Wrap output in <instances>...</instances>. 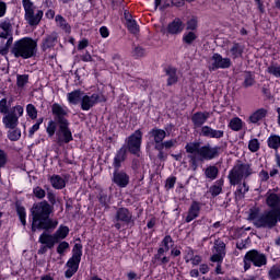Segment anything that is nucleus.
I'll return each mask as SVG.
<instances>
[{"mask_svg": "<svg viewBox=\"0 0 280 280\" xmlns=\"http://www.w3.org/2000/svg\"><path fill=\"white\" fill-rule=\"evenodd\" d=\"M268 277L270 280H279L280 279V266L273 265L268 271Z\"/></svg>", "mask_w": 280, "mask_h": 280, "instance_id": "39", "label": "nucleus"}, {"mask_svg": "<svg viewBox=\"0 0 280 280\" xmlns=\"http://www.w3.org/2000/svg\"><path fill=\"white\" fill-rule=\"evenodd\" d=\"M214 249L215 253L226 255V244H224L222 241L217 240L214 241Z\"/></svg>", "mask_w": 280, "mask_h": 280, "instance_id": "44", "label": "nucleus"}, {"mask_svg": "<svg viewBox=\"0 0 280 280\" xmlns=\"http://www.w3.org/2000/svg\"><path fill=\"white\" fill-rule=\"evenodd\" d=\"M266 205L273 211H280V195L275 192L267 194Z\"/></svg>", "mask_w": 280, "mask_h": 280, "instance_id": "19", "label": "nucleus"}, {"mask_svg": "<svg viewBox=\"0 0 280 280\" xmlns=\"http://www.w3.org/2000/svg\"><path fill=\"white\" fill-rule=\"evenodd\" d=\"M170 244H174V240L171 235H166L160 245V248H163L164 253H170Z\"/></svg>", "mask_w": 280, "mask_h": 280, "instance_id": "42", "label": "nucleus"}, {"mask_svg": "<svg viewBox=\"0 0 280 280\" xmlns=\"http://www.w3.org/2000/svg\"><path fill=\"white\" fill-rule=\"evenodd\" d=\"M0 28L3 30V32L12 33V24L8 21L0 23Z\"/></svg>", "mask_w": 280, "mask_h": 280, "instance_id": "59", "label": "nucleus"}, {"mask_svg": "<svg viewBox=\"0 0 280 280\" xmlns=\"http://www.w3.org/2000/svg\"><path fill=\"white\" fill-rule=\"evenodd\" d=\"M31 213L33 218L32 233H36L37 230L49 231V229H56L58 226V221L49 218L54 213V207L45 200L34 203Z\"/></svg>", "mask_w": 280, "mask_h": 280, "instance_id": "1", "label": "nucleus"}, {"mask_svg": "<svg viewBox=\"0 0 280 280\" xmlns=\"http://www.w3.org/2000/svg\"><path fill=\"white\" fill-rule=\"evenodd\" d=\"M112 182L120 187L121 189L128 187L130 185V176L126 174L124 171H119V168H115L112 177Z\"/></svg>", "mask_w": 280, "mask_h": 280, "instance_id": "13", "label": "nucleus"}, {"mask_svg": "<svg viewBox=\"0 0 280 280\" xmlns=\"http://www.w3.org/2000/svg\"><path fill=\"white\" fill-rule=\"evenodd\" d=\"M51 113L54 115L57 126L69 124V119H67V117H69V112L67 110V107L55 103L51 105Z\"/></svg>", "mask_w": 280, "mask_h": 280, "instance_id": "10", "label": "nucleus"}, {"mask_svg": "<svg viewBox=\"0 0 280 280\" xmlns=\"http://www.w3.org/2000/svg\"><path fill=\"white\" fill-rule=\"evenodd\" d=\"M254 85H255V75H253V73H250V72H245L243 88L248 89Z\"/></svg>", "mask_w": 280, "mask_h": 280, "instance_id": "37", "label": "nucleus"}, {"mask_svg": "<svg viewBox=\"0 0 280 280\" xmlns=\"http://www.w3.org/2000/svg\"><path fill=\"white\" fill-rule=\"evenodd\" d=\"M165 74H166V84L167 86H174L178 82V74L176 73V68L168 67L165 69Z\"/></svg>", "mask_w": 280, "mask_h": 280, "instance_id": "27", "label": "nucleus"}, {"mask_svg": "<svg viewBox=\"0 0 280 280\" xmlns=\"http://www.w3.org/2000/svg\"><path fill=\"white\" fill-rule=\"evenodd\" d=\"M67 248H69V244L66 241H63L58 245L57 253L59 255H62L67 250Z\"/></svg>", "mask_w": 280, "mask_h": 280, "instance_id": "57", "label": "nucleus"}, {"mask_svg": "<svg viewBox=\"0 0 280 280\" xmlns=\"http://www.w3.org/2000/svg\"><path fill=\"white\" fill-rule=\"evenodd\" d=\"M50 184L52 185L54 189H65V187H67L65 178L60 177V175H52L50 177Z\"/></svg>", "mask_w": 280, "mask_h": 280, "instance_id": "32", "label": "nucleus"}, {"mask_svg": "<svg viewBox=\"0 0 280 280\" xmlns=\"http://www.w3.org/2000/svg\"><path fill=\"white\" fill-rule=\"evenodd\" d=\"M30 82V75L28 74H18L16 77V85L19 89H23L25 84Z\"/></svg>", "mask_w": 280, "mask_h": 280, "instance_id": "43", "label": "nucleus"}, {"mask_svg": "<svg viewBox=\"0 0 280 280\" xmlns=\"http://www.w3.org/2000/svg\"><path fill=\"white\" fill-rule=\"evenodd\" d=\"M132 55L135 58H143V56H145V49L141 46H136Z\"/></svg>", "mask_w": 280, "mask_h": 280, "instance_id": "50", "label": "nucleus"}, {"mask_svg": "<svg viewBox=\"0 0 280 280\" xmlns=\"http://www.w3.org/2000/svg\"><path fill=\"white\" fill-rule=\"evenodd\" d=\"M0 113H2V115H8V100L7 98H2L0 101Z\"/></svg>", "mask_w": 280, "mask_h": 280, "instance_id": "56", "label": "nucleus"}, {"mask_svg": "<svg viewBox=\"0 0 280 280\" xmlns=\"http://www.w3.org/2000/svg\"><path fill=\"white\" fill-rule=\"evenodd\" d=\"M229 128H231V130H234V132H240V130H242V119H240L238 117L232 118L230 120Z\"/></svg>", "mask_w": 280, "mask_h": 280, "instance_id": "40", "label": "nucleus"}, {"mask_svg": "<svg viewBox=\"0 0 280 280\" xmlns=\"http://www.w3.org/2000/svg\"><path fill=\"white\" fill-rule=\"evenodd\" d=\"M69 122L65 125H58V130L56 132L58 145H65L73 141V133L71 132V128H69Z\"/></svg>", "mask_w": 280, "mask_h": 280, "instance_id": "8", "label": "nucleus"}, {"mask_svg": "<svg viewBox=\"0 0 280 280\" xmlns=\"http://www.w3.org/2000/svg\"><path fill=\"white\" fill-rule=\"evenodd\" d=\"M200 215V202L198 201H192L189 209H188V214L185 219V222H194L196 218Z\"/></svg>", "mask_w": 280, "mask_h": 280, "instance_id": "20", "label": "nucleus"}, {"mask_svg": "<svg viewBox=\"0 0 280 280\" xmlns=\"http://www.w3.org/2000/svg\"><path fill=\"white\" fill-rule=\"evenodd\" d=\"M86 47H89V39H82L81 42H79V51H82V49H86Z\"/></svg>", "mask_w": 280, "mask_h": 280, "instance_id": "63", "label": "nucleus"}, {"mask_svg": "<svg viewBox=\"0 0 280 280\" xmlns=\"http://www.w3.org/2000/svg\"><path fill=\"white\" fill-rule=\"evenodd\" d=\"M18 215H19V219H20L21 223L23 224V226H25V224H27V221H25V217H26L25 208L19 207Z\"/></svg>", "mask_w": 280, "mask_h": 280, "instance_id": "52", "label": "nucleus"}, {"mask_svg": "<svg viewBox=\"0 0 280 280\" xmlns=\"http://www.w3.org/2000/svg\"><path fill=\"white\" fill-rule=\"evenodd\" d=\"M197 38H198V35L196 34V32L190 31V32L184 34L183 43H185L186 45H192L194 40H196Z\"/></svg>", "mask_w": 280, "mask_h": 280, "instance_id": "41", "label": "nucleus"}, {"mask_svg": "<svg viewBox=\"0 0 280 280\" xmlns=\"http://www.w3.org/2000/svg\"><path fill=\"white\" fill-rule=\"evenodd\" d=\"M2 124H4L5 128L14 130L19 126V116L14 112L9 113L2 118Z\"/></svg>", "mask_w": 280, "mask_h": 280, "instance_id": "21", "label": "nucleus"}, {"mask_svg": "<svg viewBox=\"0 0 280 280\" xmlns=\"http://www.w3.org/2000/svg\"><path fill=\"white\" fill-rule=\"evenodd\" d=\"M128 152V149H126V147H121L115 158H114V170H119L121 167V163H124V161H126V153Z\"/></svg>", "mask_w": 280, "mask_h": 280, "instance_id": "25", "label": "nucleus"}, {"mask_svg": "<svg viewBox=\"0 0 280 280\" xmlns=\"http://www.w3.org/2000/svg\"><path fill=\"white\" fill-rule=\"evenodd\" d=\"M58 122H56V120H49L48 126L46 128V132L48 135V137H54V135H56V125Z\"/></svg>", "mask_w": 280, "mask_h": 280, "instance_id": "49", "label": "nucleus"}, {"mask_svg": "<svg viewBox=\"0 0 280 280\" xmlns=\"http://www.w3.org/2000/svg\"><path fill=\"white\" fill-rule=\"evenodd\" d=\"M211 66L209 67V71H218V69H231L233 62L229 57H222V55L214 52L211 57Z\"/></svg>", "mask_w": 280, "mask_h": 280, "instance_id": "9", "label": "nucleus"}, {"mask_svg": "<svg viewBox=\"0 0 280 280\" xmlns=\"http://www.w3.org/2000/svg\"><path fill=\"white\" fill-rule=\"evenodd\" d=\"M201 137H208L209 139H222L224 137V130L213 129L210 126L201 127Z\"/></svg>", "mask_w": 280, "mask_h": 280, "instance_id": "17", "label": "nucleus"}, {"mask_svg": "<svg viewBox=\"0 0 280 280\" xmlns=\"http://www.w3.org/2000/svg\"><path fill=\"white\" fill-rule=\"evenodd\" d=\"M84 96V92H82L81 90H75L72 91L70 93H68V102L69 104H80V102H82V97Z\"/></svg>", "mask_w": 280, "mask_h": 280, "instance_id": "30", "label": "nucleus"}, {"mask_svg": "<svg viewBox=\"0 0 280 280\" xmlns=\"http://www.w3.org/2000/svg\"><path fill=\"white\" fill-rule=\"evenodd\" d=\"M230 54L233 60L242 58V56L244 55V45L237 42H233L232 47L230 48Z\"/></svg>", "mask_w": 280, "mask_h": 280, "instance_id": "29", "label": "nucleus"}, {"mask_svg": "<svg viewBox=\"0 0 280 280\" xmlns=\"http://www.w3.org/2000/svg\"><path fill=\"white\" fill-rule=\"evenodd\" d=\"M174 185H176V177H168L166 179V187L167 189H174Z\"/></svg>", "mask_w": 280, "mask_h": 280, "instance_id": "62", "label": "nucleus"}, {"mask_svg": "<svg viewBox=\"0 0 280 280\" xmlns=\"http://www.w3.org/2000/svg\"><path fill=\"white\" fill-rule=\"evenodd\" d=\"M268 109L259 108L249 116L250 124H259L262 119H266Z\"/></svg>", "mask_w": 280, "mask_h": 280, "instance_id": "28", "label": "nucleus"}, {"mask_svg": "<svg viewBox=\"0 0 280 280\" xmlns=\"http://www.w3.org/2000/svg\"><path fill=\"white\" fill-rule=\"evenodd\" d=\"M8 163V153L5 151L0 150V167H5Z\"/></svg>", "mask_w": 280, "mask_h": 280, "instance_id": "55", "label": "nucleus"}, {"mask_svg": "<svg viewBox=\"0 0 280 280\" xmlns=\"http://www.w3.org/2000/svg\"><path fill=\"white\" fill-rule=\"evenodd\" d=\"M143 139V133L140 131V129L136 130L131 136L127 138V150L135 154L136 156H139V153L141 152V141Z\"/></svg>", "mask_w": 280, "mask_h": 280, "instance_id": "7", "label": "nucleus"}, {"mask_svg": "<svg viewBox=\"0 0 280 280\" xmlns=\"http://www.w3.org/2000/svg\"><path fill=\"white\" fill-rule=\"evenodd\" d=\"M80 261H82V244L75 243L72 249V257L66 264L68 268L65 272L66 279H71V277L78 272Z\"/></svg>", "mask_w": 280, "mask_h": 280, "instance_id": "5", "label": "nucleus"}, {"mask_svg": "<svg viewBox=\"0 0 280 280\" xmlns=\"http://www.w3.org/2000/svg\"><path fill=\"white\" fill-rule=\"evenodd\" d=\"M248 148L250 152H257L259 150V140L252 139L248 143Z\"/></svg>", "mask_w": 280, "mask_h": 280, "instance_id": "53", "label": "nucleus"}, {"mask_svg": "<svg viewBox=\"0 0 280 280\" xmlns=\"http://www.w3.org/2000/svg\"><path fill=\"white\" fill-rule=\"evenodd\" d=\"M152 264L158 266H167L170 264V257L165 256L163 247H159L158 253L152 258Z\"/></svg>", "mask_w": 280, "mask_h": 280, "instance_id": "22", "label": "nucleus"}, {"mask_svg": "<svg viewBox=\"0 0 280 280\" xmlns=\"http://www.w3.org/2000/svg\"><path fill=\"white\" fill-rule=\"evenodd\" d=\"M211 117V114L209 112H197L191 116V122L194 125V128H202L205 124H207V120Z\"/></svg>", "mask_w": 280, "mask_h": 280, "instance_id": "15", "label": "nucleus"}, {"mask_svg": "<svg viewBox=\"0 0 280 280\" xmlns=\"http://www.w3.org/2000/svg\"><path fill=\"white\" fill-rule=\"evenodd\" d=\"M245 259H249L256 268H261V266H266L268 264V258L266 255L259 253L256 249H252L245 254Z\"/></svg>", "mask_w": 280, "mask_h": 280, "instance_id": "12", "label": "nucleus"}, {"mask_svg": "<svg viewBox=\"0 0 280 280\" xmlns=\"http://www.w3.org/2000/svg\"><path fill=\"white\" fill-rule=\"evenodd\" d=\"M33 194H34L35 198H37L38 200H43V198H45V196H47V192L40 186L35 187L33 189Z\"/></svg>", "mask_w": 280, "mask_h": 280, "instance_id": "48", "label": "nucleus"}, {"mask_svg": "<svg viewBox=\"0 0 280 280\" xmlns=\"http://www.w3.org/2000/svg\"><path fill=\"white\" fill-rule=\"evenodd\" d=\"M58 43V34L52 33L50 35H47L43 40L40 48L44 51H47L48 49H54Z\"/></svg>", "mask_w": 280, "mask_h": 280, "instance_id": "18", "label": "nucleus"}, {"mask_svg": "<svg viewBox=\"0 0 280 280\" xmlns=\"http://www.w3.org/2000/svg\"><path fill=\"white\" fill-rule=\"evenodd\" d=\"M253 175L250 164H236L229 173L230 185H240L244 178Z\"/></svg>", "mask_w": 280, "mask_h": 280, "instance_id": "4", "label": "nucleus"}, {"mask_svg": "<svg viewBox=\"0 0 280 280\" xmlns=\"http://www.w3.org/2000/svg\"><path fill=\"white\" fill-rule=\"evenodd\" d=\"M54 235L57 242H60V240H65L67 235H69V226H59Z\"/></svg>", "mask_w": 280, "mask_h": 280, "instance_id": "36", "label": "nucleus"}, {"mask_svg": "<svg viewBox=\"0 0 280 280\" xmlns=\"http://www.w3.org/2000/svg\"><path fill=\"white\" fill-rule=\"evenodd\" d=\"M23 8H24V19L31 25L32 27L38 25L40 21L43 20V10H37L34 5V2L32 0H23L22 1Z\"/></svg>", "mask_w": 280, "mask_h": 280, "instance_id": "6", "label": "nucleus"}, {"mask_svg": "<svg viewBox=\"0 0 280 280\" xmlns=\"http://www.w3.org/2000/svg\"><path fill=\"white\" fill-rule=\"evenodd\" d=\"M81 60L83 62H93V56H91L90 51H85V54L81 55Z\"/></svg>", "mask_w": 280, "mask_h": 280, "instance_id": "61", "label": "nucleus"}, {"mask_svg": "<svg viewBox=\"0 0 280 280\" xmlns=\"http://www.w3.org/2000/svg\"><path fill=\"white\" fill-rule=\"evenodd\" d=\"M218 174H220V171L217 166H208L205 171V176L206 178H209V180H215V178H218Z\"/></svg>", "mask_w": 280, "mask_h": 280, "instance_id": "34", "label": "nucleus"}, {"mask_svg": "<svg viewBox=\"0 0 280 280\" xmlns=\"http://www.w3.org/2000/svg\"><path fill=\"white\" fill-rule=\"evenodd\" d=\"M225 256L226 255L220 254V253L217 252V254H213L211 256L210 260L213 261V262H217V264H222Z\"/></svg>", "mask_w": 280, "mask_h": 280, "instance_id": "54", "label": "nucleus"}, {"mask_svg": "<svg viewBox=\"0 0 280 280\" xmlns=\"http://www.w3.org/2000/svg\"><path fill=\"white\" fill-rule=\"evenodd\" d=\"M26 113L28 117H31V119H36V117H38V110L36 109V106H34L33 104H28L26 106Z\"/></svg>", "mask_w": 280, "mask_h": 280, "instance_id": "46", "label": "nucleus"}, {"mask_svg": "<svg viewBox=\"0 0 280 280\" xmlns=\"http://www.w3.org/2000/svg\"><path fill=\"white\" fill-rule=\"evenodd\" d=\"M127 21L126 26L131 34H139V25H137V21L132 20V15H125Z\"/></svg>", "mask_w": 280, "mask_h": 280, "instance_id": "33", "label": "nucleus"}, {"mask_svg": "<svg viewBox=\"0 0 280 280\" xmlns=\"http://www.w3.org/2000/svg\"><path fill=\"white\" fill-rule=\"evenodd\" d=\"M247 192L244 190V188H242V186H238V188L235 191V198H237L238 200H242V198H244Z\"/></svg>", "mask_w": 280, "mask_h": 280, "instance_id": "60", "label": "nucleus"}, {"mask_svg": "<svg viewBox=\"0 0 280 280\" xmlns=\"http://www.w3.org/2000/svg\"><path fill=\"white\" fill-rule=\"evenodd\" d=\"M186 30H189L190 32H195V30H198V20L196 19H190L186 23Z\"/></svg>", "mask_w": 280, "mask_h": 280, "instance_id": "51", "label": "nucleus"}, {"mask_svg": "<svg viewBox=\"0 0 280 280\" xmlns=\"http://www.w3.org/2000/svg\"><path fill=\"white\" fill-rule=\"evenodd\" d=\"M0 40H7L4 46H0V55L8 56V54L10 52V47H12V43L14 40V37H12V33L3 31L2 33H0Z\"/></svg>", "mask_w": 280, "mask_h": 280, "instance_id": "14", "label": "nucleus"}, {"mask_svg": "<svg viewBox=\"0 0 280 280\" xmlns=\"http://www.w3.org/2000/svg\"><path fill=\"white\" fill-rule=\"evenodd\" d=\"M39 244H45L47 248H54L56 244H58V240L56 238L55 234H48L47 232H44L39 236Z\"/></svg>", "mask_w": 280, "mask_h": 280, "instance_id": "24", "label": "nucleus"}, {"mask_svg": "<svg viewBox=\"0 0 280 280\" xmlns=\"http://www.w3.org/2000/svg\"><path fill=\"white\" fill-rule=\"evenodd\" d=\"M185 30V24H183V21L180 19H175L173 22H171L167 26L168 34H180Z\"/></svg>", "mask_w": 280, "mask_h": 280, "instance_id": "26", "label": "nucleus"}, {"mask_svg": "<svg viewBox=\"0 0 280 280\" xmlns=\"http://www.w3.org/2000/svg\"><path fill=\"white\" fill-rule=\"evenodd\" d=\"M267 72L270 73V75H273L275 78H280V66L271 65L267 68Z\"/></svg>", "mask_w": 280, "mask_h": 280, "instance_id": "47", "label": "nucleus"}, {"mask_svg": "<svg viewBox=\"0 0 280 280\" xmlns=\"http://www.w3.org/2000/svg\"><path fill=\"white\" fill-rule=\"evenodd\" d=\"M177 143H178V140H176V139L166 140V141H164V148H165V150H170V149L176 147Z\"/></svg>", "mask_w": 280, "mask_h": 280, "instance_id": "58", "label": "nucleus"}, {"mask_svg": "<svg viewBox=\"0 0 280 280\" xmlns=\"http://www.w3.org/2000/svg\"><path fill=\"white\" fill-rule=\"evenodd\" d=\"M268 147L271 148V150H279L280 148V137L277 135H272L267 140Z\"/></svg>", "mask_w": 280, "mask_h": 280, "instance_id": "35", "label": "nucleus"}, {"mask_svg": "<svg viewBox=\"0 0 280 280\" xmlns=\"http://www.w3.org/2000/svg\"><path fill=\"white\" fill-rule=\"evenodd\" d=\"M55 21L61 30L68 33L71 32V26L69 23H67V20H65L62 15H56Z\"/></svg>", "mask_w": 280, "mask_h": 280, "instance_id": "38", "label": "nucleus"}, {"mask_svg": "<svg viewBox=\"0 0 280 280\" xmlns=\"http://www.w3.org/2000/svg\"><path fill=\"white\" fill-rule=\"evenodd\" d=\"M259 178L260 180H262L264 183H266V180H268V178H270V174H268L267 171H261L259 173Z\"/></svg>", "mask_w": 280, "mask_h": 280, "instance_id": "64", "label": "nucleus"}, {"mask_svg": "<svg viewBox=\"0 0 280 280\" xmlns=\"http://www.w3.org/2000/svg\"><path fill=\"white\" fill-rule=\"evenodd\" d=\"M185 150L188 154L189 165L194 172L198 170L199 163L205 161H213L220 156V147H212L211 144L200 145V142H189L186 144Z\"/></svg>", "mask_w": 280, "mask_h": 280, "instance_id": "2", "label": "nucleus"}, {"mask_svg": "<svg viewBox=\"0 0 280 280\" xmlns=\"http://www.w3.org/2000/svg\"><path fill=\"white\" fill-rule=\"evenodd\" d=\"M37 48L38 43L36 40L32 37H23L14 42L11 47V54L14 58H23V60H27L36 56Z\"/></svg>", "mask_w": 280, "mask_h": 280, "instance_id": "3", "label": "nucleus"}, {"mask_svg": "<svg viewBox=\"0 0 280 280\" xmlns=\"http://www.w3.org/2000/svg\"><path fill=\"white\" fill-rule=\"evenodd\" d=\"M149 137L154 143H163L164 139L167 137V132L163 129L153 128L149 131Z\"/></svg>", "mask_w": 280, "mask_h": 280, "instance_id": "23", "label": "nucleus"}, {"mask_svg": "<svg viewBox=\"0 0 280 280\" xmlns=\"http://www.w3.org/2000/svg\"><path fill=\"white\" fill-rule=\"evenodd\" d=\"M100 102H106V97L102 94H92L90 95H84L81 98V108L83 110H91L95 104H100Z\"/></svg>", "mask_w": 280, "mask_h": 280, "instance_id": "11", "label": "nucleus"}, {"mask_svg": "<svg viewBox=\"0 0 280 280\" xmlns=\"http://www.w3.org/2000/svg\"><path fill=\"white\" fill-rule=\"evenodd\" d=\"M222 187H224V179H218L209 189L212 198H215L222 194Z\"/></svg>", "mask_w": 280, "mask_h": 280, "instance_id": "31", "label": "nucleus"}, {"mask_svg": "<svg viewBox=\"0 0 280 280\" xmlns=\"http://www.w3.org/2000/svg\"><path fill=\"white\" fill-rule=\"evenodd\" d=\"M116 222H124V224H130L132 222V212L128 208H117L115 214Z\"/></svg>", "mask_w": 280, "mask_h": 280, "instance_id": "16", "label": "nucleus"}, {"mask_svg": "<svg viewBox=\"0 0 280 280\" xmlns=\"http://www.w3.org/2000/svg\"><path fill=\"white\" fill-rule=\"evenodd\" d=\"M8 139H10V141H19L21 139V130L20 129L9 130Z\"/></svg>", "mask_w": 280, "mask_h": 280, "instance_id": "45", "label": "nucleus"}]
</instances>
